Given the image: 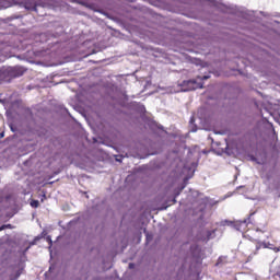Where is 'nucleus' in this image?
Wrapping results in <instances>:
<instances>
[{
  "label": "nucleus",
  "mask_w": 280,
  "mask_h": 280,
  "mask_svg": "<svg viewBox=\"0 0 280 280\" xmlns=\"http://www.w3.org/2000/svg\"><path fill=\"white\" fill-rule=\"evenodd\" d=\"M253 215H255V212L250 213L248 215L247 219H244L243 221H229V220H224L222 221V225L223 226H233V229H235V231H240L241 233H244V231H246L248 224H252L253 222L250 221V218H253Z\"/></svg>",
  "instance_id": "20e7f679"
},
{
  "label": "nucleus",
  "mask_w": 280,
  "mask_h": 280,
  "mask_svg": "<svg viewBox=\"0 0 280 280\" xmlns=\"http://www.w3.org/2000/svg\"><path fill=\"white\" fill-rule=\"evenodd\" d=\"M189 124L191 127L190 132H198V126H196V118L194 116L190 117Z\"/></svg>",
  "instance_id": "9b49d317"
},
{
  "label": "nucleus",
  "mask_w": 280,
  "mask_h": 280,
  "mask_svg": "<svg viewBox=\"0 0 280 280\" xmlns=\"http://www.w3.org/2000/svg\"><path fill=\"white\" fill-rule=\"evenodd\" d=\"M10 130H11V132H16V127H14V125H10Z\"/></svg>",
  "instance_id": "a211bd4d"
},
{
  "label": "nucleus",
  "mask_w": 280,
  "mask_h": 280,
  "mask_svg": "<svg viewBox=\"0 0 280 280\" xmlns=\"http://www.w3.org/2000/svg\"><path fill=\"white\" fill-rule=\"evenodd\" d=\"M21 19H23V16H21V15L9 16V18L4 19V23L7 25H10L11 27H19V23H16L14 21H21Z\"/></svg>",
  "instance_id": "6e6552de"
},
{
  "label": "nucleus",
  "mask_w": 280,
  "mask_h": 280,
  "mask_svg": "<svg viewBox=\"0 0 280 280\" xmlns=\"http://www.w3.org/2000/svg\"><path fill=\"white\" fill-rule=\"evenodd\" d=\"M200 82H197L196 79L185 80L182 83L178 84L180 86L182 93H187L189 91H197V89H203L205 83H202V80H209L210 75H203V77H197Z\"/></svg>",
  "instance_id": "f03ea898"
},
{
  "label": "nucleus",
  "mask_w": 280,
  "mask_h": 280,
  "mask_svg": "<svg viewBox=\"0 0 280 280\" xmlns=\"http://www.w3.org/2000/svg\"><path fill=\"white\" fill-rule=\"evenodd\" d=\"M39 39L42 43H45L47 45L46 49H52L54 47H56V45H58V43H60L58 40V34H54L51 32L42 33L39 35Z\"/></svg>",
  "instance_id": "39448f33"
},
{
  "label": "nucleus",
  "mask_w": 280,
  "mask_h": 280,
  "mask_svg": "<svg viewBox=\"0 0 280 280\" xmlns=\"http://www.w3.org/2000/svg\"><path fill=\"white\" fill-rule=\"evenodd\" d=\"M215 237V230H209L206 233V242H209V240H213Z\"/></svg>",
  "instance_id": "f8f14e48"
},
{
  "label": "nucleus",
  "mask_w": 280,
  "mask_h": 280,
  "mask_svg": "<svg viewBox=\"0 0 280 280\" xmlns=\"http://www.w3.org/2000/svg\"><path fill=\"white\" fill-rule=\"evenodd\" d=\"M143 233L147 235V240H148V241H149V240H152V236L148 233V230H147V229L143 230Z\"/></svg>",
  "instance_id": "f3484780"
},
{
  "label": "nucleus",
  "mask_w": 280,
  "mask_h": 280,
  "mask_svg": "<svg viewBox=\"0 0 280 280\" xmlns=\"http://www.w3.org/2000/svg\"><path fill=\"white\" fill-rule=\"evenodd\" d=\"M52 268H54V267H49V270H48V271L51 272Z\"/></svg>",
  "instance_id": "cd10ccee"
},
{
  "label": "nucleus",
  "mask_w": 280,
  "mask_h": 280,
  "mask_svg": "<svg viewBox=\"0 0 280 280\" xmlns=\"http://www.w3.org/2000/svg\"><path fill=\"white\" fill-rule=\"evenodd\" d=\"M183 189H185V185H183L180 188H178L174 191V197L178 198V196H180V192L183 191Z\"/></svg>",
  "instance_id": "4468645a"
},
{
  "label": "nucleus",
  "mask_w": 280,
  "mask_h": 280,
  "mask_svg": "<svg viewBox=\"0 0 280 280\" xmlns=\"http://www.w3.org/2000/svg\"><path fill=\"white\" fill-rule=\"evenodd\" d=\"M116 161H118L119 163H121V160H119V159H116Z\"/></svg>",
  "instance_id": "c85d7f7f"
},
{
  "label": "nucleus",
  "mask_w": 280,
  "mask_h": 280,
  "mask_svg": "<svg viewBox=\"0 0 280 280\" xmlns=\"http://www.w3.org/2000/svg\"><path fill=\"white\" fill-rule=\"evenodd\" d=\"M261 248H269V250H273V253H280V247L275 246V244L266 241H257L255 255H257Z\"/></svg>",
  "instance_id": "423d86ee"
},
{
  "label": "nucleus",
  "mask_w": 280,
  "mask_h": 280,
  "mask_svg": "<svg viewBox=\"0 0 280 280\" xmlns=\"http://www.w3.org/2000/svg\"><path fill=\"white\" fill-rule=\"evenodd\" d=\"M261 16L268 18V16H276L277 19H280V13L270 14L268 12L260 11Z\"/></svg>",
  "instance_id": "ddd939ff"
},
{
  "label": "nucleus",
  "mask_w": 280,
  "mask_h": 280,
  "mask_svg": "<svg viewBox=\"0 0 280 280\" xmlns=\"http://www.w3.org/2000/svg\"><path fill=\"white\" fill-rule=\"evenodd\" d=\"M276 277L280 280V271L276 273Z\"/></svg>",
  "instance_id": "5701e85b"
},
{
  "label": "nucleus",
  "mask_w": 280,
  "mask_h": 280,
  "mask_svg": "<svg viewBox=\"0 0 280 280\" xmlns=\"http://www.w3.org/2000/svg\"><path fill=\"white\" fill-rule=\"evenodd\" d=\"M10 58V54H8V48L0 45V62H5V59Z\"/></svg>",
  "instance_id": "1a4fd4ad"
},
{
  "label": "nucleus",
  "mask_w": 280,
  "mask_h": 280,
  "mask_svg": "<svg viewBox=\"0 0 280 280\" xmlns=\"http://www.w3.org/2000/svg\"><path fill=\"white\" fill-rule=\"evenodd\" d=\"M5 135L3 132L0 133V137H4Z\"/></svg>",
  "instance_id": "bb28decb"
},
{
  "label": "nucleus",
  "mask_w": 280,
  "mask_h": 280,
  "mask_svg": "<svg viewBox=\"0 0 280 280\" xmlns=\"http://www.w3.org/2000/svg\"><path fill=\"white\" fill-rule=\"evenodd\" d=\"M26 69L22 66H3L0 68V80L2 82H12L15 78H21Z\"/></svg>",
  "instance_id": "f257e3e1"
},
{
  "label": "nucleus",
  "mask_w": 280,
  "mask_h": 280,
  "mask_svg": "<svg viewBox=\"0 0 280 280\" xmlns=\"http://www.w3.org/2000/svg\"><path fill=\"white\" fill-rule=\"evenodd\" d=\"M173 202L176 203V197L173 198Z\"/></svg>",
  "instance_id": "a878e982"
},
{
  "label": "nucleus",
  "mask_w": 280,
  "mask_h": 280,
  "mask_svg": "<svg viewBox=\"0 0 280 280\" xmlns=\"http://www.w3.org/2000/svg\"><path fill=\"white\" fill-rule=\"evenodd\" d=\"M43 198H46V195H43Z\"/></svg>",
  "instance_id": "2f4dec72"
},
{
  "label": "nucleus",
  "mask_w": 280,
  "mask_h": 280,
  "mask_svg": "<svg viewBox=\"0 0 280 280\" xmlns=\"http://www.w3.org/2000/svg\"><path fill=\"white\" fill-rule=\"evenodd\" d=\"M129 268H130V270H132V268H135V264H133V262H130V264H129Z\"/></svg>",
  "instance_id": "4be33fe9"
},
{
  "label": "nucleus",
  "mask_w": 280,
  "mask_h": 280,
  "mask_svg": "<svg viewBox=\"0 0 280 280\" xmlns=\"http://www.w3.org/2000/svg\"><path fill=\"white\" fill-rule=\"evenodd\" d=\"M47 241L49 242L50 246L54 244V242L51 241V236H48Z\"/></svg>",
  "instance_id": "412c9836"
},
{
  "label": "nucleus",
  "mask_w": 280,
  "mask_h": 280,
  "mask_svg": "<svg viewBox=\"0 0 280 280\" xmlns=\"http://www.w3.org/2000/svg\"><path fill=\"white\" fill-rule=\"evenodd\" d=\"M23 273V269H19L15 273L14 279H19V277H21V275Z\"/></svg>",
  "instance_id": "dca6fc26"
},
{
  "label": "nucleus",
  "mask_w": 280,
  "mask_h": 280,
  "mask_svg": "<svg viewBox=\"0 0 280 280\" xmlns=\"http://www.w3.org/2000/svg\"><path fill=\"white\" fill-rule=\"evenodd\" d=\"M140 110H141V113H145V106L144 105H140Z\"/></svg>",
  "instance_id": "6ab92c4d"
},
{
  "label": "nucleus",
  "mask_w": 280,
  "mask_h": 280,
  "mask_svg": "<svg viewBox=\"0 0 280 280\" xmlns=\"http://www.w3.org/2000/svg\"><path fill=\"white\" fill-rule=\"evenodd\" d=\"M273 23H276L277 25H279V23H280V22H279V21H277V20H275V21H273Z\"/></svg>",
  "instance_id": "393cba45"
},
{
  "label": "nucleus",
  "mask_w": 280,
  "mask_h": 280,
  "mask_svg": "<svg viewBox=\"0 0 280 280\" xmlns=\"http://www.w3.org/2000/svg\"><path fill=\"white\" fill-rule=\"evenodd\" d=\"M5 229V225L0 226V231H3Z\"/></svg>",
  "instance_id": "b1692460"
},
{
  "label": "nucleus",
  "mask_w": 280,
  "mask_h": 280,
  "mask_svg": "<svg viewBox=\"0 0 280 280\" xmlns=\"http://www.w3.org/2000/svg\"><path fill=\"white\" fill-rule=\"evenodd\" d=\"M192 176H194V174H191V175L188 176V177H185L184 183H187V180H189V178H191Z\"/></svg>",
  "instance_id": "aec40b11"
},
{
  "label": "nucleus",
  "mask_w": 280,
  "mask_h": 280,
  "mask_svg": "<svg viewBox=\"0 0 280 280\" xmlns=\"http://www.w3.org/2000/svg\"><path fill=\"white\" fill-rule=\"evenodd\" d=\"M22 5L25 10H28V12H36L39 16H45L46 13L43 12L45 8H51V4H40L37 3L36 0H25L22 2Z\"/></svg>",
  "instance_id": "7ed1b4c3"
},
{
  "label": "nucleus",
  "mask_w": 280,
  "mask_h": 280,
  "mask_svg": "<svg viewBox=\"0 0 280 280\" xmlns=\"http://www.w3.org/2000/svg\"><path fill=\"white\" fill-rule=\"evenodd\" d=\"M190 250L192 255L196 257L197 264H202V249H200V246L198 245L191 246Z\"/></svg>",
  "instance_id": "0eeeda50"
},
{
  "label": "nucleus",
  "mask_w": 280,
  "mask_h": 280,
  "mask_svg": "<svg viewBox=\"0 0 280 280\" xmlns=\"http://www.w3.org/2000/svg\"><path fill=\"white\" fill-rule=\"evenodd\" d=\"M43 198H46V195H43Z\"/></svg>",
  "instance_id": "7c9ffc66"
},
{
  "label": "nucleus",
  "mask_w": 280,
  "mask_h": 280,
  "mask_svg": "<svg viewBox=\"0 0 280 280\" xmlns=\"http://www.w3.org/2000/svg\"><path fill=\"white\" fill-rule=\"evenodd\" d=\"M38 205H39V201H38V200H32V201H31V207H32L33 209H38Z\"/></svg>",
  "instance_id": "2eb2a0df"
},
{
  "label": "nucleus",
  "mask_w": 280,
  "mask_h": 280,
  "mask_svg": "<svg viewBox=\"0 0 280 280\" xmlns=\"http://www.w3.org/2000/svg\"><path fill=\"white\" fill-rule=\"evenodd\" d=\"M268 135H273V139H277V131L275 130V125L272 122L267 124Z\"/></svg>",
  "instance_id": "9d476101"
},
{
  "label": "nucleus",
  "mask_w": 280,
  "mask_h": 280,
  "mask_svg": "<svg viewBox=\"0 0 280 280\" xmlns=\"http://www.w3.org/2000/svg\"><path fill=\"white\" fill-rule=\"evenodd\" d=\"M242 187H244V186H238L237 189H242Z\"/></svg>",
  "instance_id": "c756f323"
}]
</instances>
